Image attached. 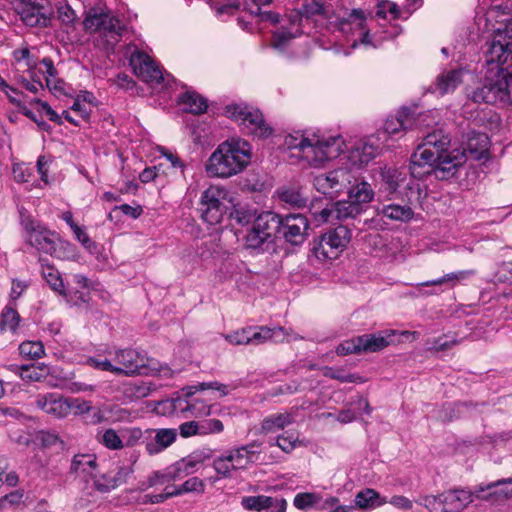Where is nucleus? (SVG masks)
I'll return each mask as SVG.
<instances>
[{"instance_id": "obj_1", "label": "nucleus", "mask_w": 512, "mask_h": 512, "mask_svg": "<svg viewBox=\"0 0 512 512\" xmlns=\"http://www.w3.org/2000/svg\"><path fill=\"white\" fill-rule=\"evenodd\" d=\"M484 60L488 67L482 86L472 91L475 103L512 102V29H497L486 43Z\"/></svg>"}, {"instance_id": "obj_2", "label": "nucleus", "mask_w": 512, "mask_h": 512, "mask_svg": "<svg viewBox=\"0 0 512 512\" xmlns=\"http://www.w3.org/2000/svg\"><path fill=\"white\" fill-rule=\"evenodd\" d=\"M251 145L244 139L232 138L219 144L206 163L213 177L229 178L243 171L251 161Z\"/></svg>"}, {"instance_id": "obj_3", "label": "nucleus", "mask_w": 512, "mask_h": 512, "mask_svg": "<svg viewBox=\"0 0 512 512\" xmlns=\"http://www.w3.org/2000/svg\"><path fill=\"white\" fill-rule=\"evenodd\" d=\"M512 496V479H502L491 482L486 486L478 485L473 492L465 490H453L442 493L445 512H460L474 498L490 501L492 503L500 502Z\"/></svg>"}, {"instance_id": "obj_4", "label": "nucleus", "mask_w": 512, "mask_h": 512, "mask_svg": "<svg viewBox=\"0 0 512 512\" xmlns=\"http://www.w3.org/2000/svg\"><path fill=\"white\" fill-rule=\"evenodd\" d=\"M341 144L339 136L324 138L313 134L311 137L288 135L285 138V145L289 149H299L306 158L312 157L317 164L336 158L341 152Z\"/></svg>"}, {"instance_id": "obj_5", "label": "nucleus", "mask_w": 512, "mask_h": 512, "mask_svg": "<svg viewBox=\"0 0 512 512\" xmlns=\"http://www.w3.org/2000/svg\"><path fill=\"white\" fill-rule=\"evenodd\" d=\"M260 443L252 441L249 444L234 447L217 457L213 467L218 475L224 478L231 477L233 471L245 470L258 461Z\"/></svg>"}, {"instance_id": "obj_6", "label": "nucleus", "mask_w": 512, "mask_h": 512, "mask_svg": "<svg viewBox=\"0 0 512 512\" xmlns=\"http://www.w3.org/2000/svg\"><path fill=\"white\" fill-rule=\"evenodd\" d=\"M228 117L239 122L250 135L259 139H266L273 133L272 127L266 122L264 115L258 108L245 104H232L225 108Z\"/></svg>"}, {"instance_id": "obj_7", "label": "nucleus", "mask_w": 512, "mask_h": 512, "mask_svg": "<svg viewBox=\"0 0 512 512\" xmlns=\"http://www.w3.org/2000/svg\"><path fill=\"white\" fill-rule=\"evenodd\" d=\"M83 25L86 31L103 33L105 36H110L114 42H118L119 37L126 30L117 17L94 7L87 11Z\"/></svg>"}, {"instance_id": "obj_8", "label": "nucleus", "mask_w": 512, "mask_h": 512, "mask_svg": "<svg viewBox=\"0 0 512 512\" xmlns=\"http://www.w3.org/2000/svg\"><path fill=\"white\" fill-rule=\"evenodd\" d=\"M449 143L450 139L448 136L443 135L440 130H434L424 137L423 143L419 145L417 150L411 155V162L434 167L441 153L448 148Z\"/></svg>"}, {"instance_id": "obj_9", "label": "nucleus", "mask_w": 512, "mask_h": 512, "mask_svg": "<svg viewBox=\"0 0 512 512\" xmlns=\"http://www.w3.org/2000/svg\"><path fill=\"white\" fill-rule=\"evenodd\" d=\"M227 191L220 186H210L201 195L200 212L202 219L210 224L215 225L221 222L226 213L224 200Z\"/></svg>"}, {"instance_id": "obj_10", "label": "nucleus", "mask_w": 512, "mask_h": 512, "mask_svg": "<svg viewBox=\"0 0 512 512\" xmlns=\"http://www.w3.org/2000/svg\"><path fill=\"white\" fill-rule=\"evenodd\" d=\"M15 10L27 26L50 25L52 11L48 0H20L15 4Z\"/></svg>"}, {"instance_id": "obj_11", "label": "nucleus", "mask_w": 512, "mask_h": 512, "mask_svg": "<svg viewBox=\"0 0 512 512\" xmlns=\"http://www.w3.org/2000/svg\"><path fill=\"white\" fill-rule=\"evenodd\" d=\"M362 212V206L351 201H338L320 211L313 210L312 215L319 223L335 224L348 218H355Z\"/></svg>"}, {"instance_id": "obj_12", "label": "nucleus", "mask_w": 512, "mask_h": 512, "mask_svg": "<svg viewBox=\"0 0 512 512\" xmlns=\"http://www.w3.org/2000/svg\"><path fill=\"white\" fill-rule=\"evenodd\" d=\"M22 225L27 233V242L38 251L54 255L56 252V236L31 219H24Z\"/></svg>"}, {"instance_id": "obj_13", "label": "nucleus", "mask_w": 512, "mask_h": 512, "mask_svg": "<svg viewBox=\"0 0 512 512\" xmlns=\"http://www.w3.org/2000/svg\"><path fill=\"white\" fill-rule=\"evenodd\" d=\"M349 183L350 174L346 169H337L326 174H319L313 179L316 190L330 198L342 192Z\"/></svg>"}, {"instance_id": "obj_14", "label": "nucleus", "mask_w": 512, "mask_h": 512, "mask_svg": "<svg viewBox=\"0 0 512 512\" xmlns=\"http://www.w3.org/2000/svg\"><path fill=\"white\" fill-rule=\"evenodd\" d=\"M134 74L142 81L159 84L163 81V74L149 55L142 51H135L129 59Z\"/></svg>"}, {"instance_id": "obj_15", "label": "nucleus", "mask_w": 512, "mask_h": 512, "mask_svg": "<svg viewBox=\"0 0 512 512\" xmlns=\"http://www.w3.org/2000/svg\"><path fill=\"white\" fill-rule=\"evenodd\" d=\"M131 473L132 469L128 466H119L115 470L106 473H94L90 477L92 480L91 488L100 494L110 493L126 483Z\"/></svg>"}, {"instance_id": "obj_16", "label": "nucleus", "mask_w": 512, "mask_h": 512, "mask_svg": "<svg viewBox=\"0 0 512 512\" xmlns=\"http://www.w3.org/2000/svg\"><path fill=\"white\" fill-rule=\"evenodd\" d=\"M116 369L114 374L133 376L140 374V370L147 367V358L134 349H120L115 352Z\"/></svg>"}, {"instance_id": "obj_17", "label": "nucleus", "mask_w": 512, "mask_h": 512, "mask_svg": "<svg viewBox=\"0 0 512 512\" xmlns=\"http://www.w3.org/2000/svg\"><path fill=\"white\" fill-rule=\"evenodd\" d=\"M309 228L308 219L302 214H288L282 217V225L279 233H282L286 242L292 245H300L304 242Z\"/></svg>"}, {"instance_id": "obj_18", "label": "nucleus", "mask_w": 512, "mask_h": 512, "mask_svg": "<svg viewBox=\"0 0 512 512\" xmlns=\"http://www.w3.org/2000/svg\"><path fill=\"white\" fill-rule=\"evenodd\" d=\"M145 433V448L149 455L161 453L177 438V431L173 428L149 429Z\"/></svg>"}, {"instance_id": "obj_19", "label": "nucleus", "mask_w": 512, "mask_h": 512, "mask_svg": "<svg viewBox=\"0 0 512 512\" xmlns=\"http://www.w3.org/2000/svg\"><path fill=\"white\" fill-rule=\"evenodd\" d=\"M241 505L248 511L286 512L287 502L284 498L257 495L242 497Z\"/></svg>"}, {"instance_id": "obj_20", "label": "nucleus", "mask_w": 512, "mask_h": 512, "mask_svg": "<svg viewBox=\"0 0 512 512\" xmlns=\"http://www.w3.org/2000/svg\"><path fill=\"white\" fill-rule=\"evenodd\" d=\"M248 330L250 345H261L269 341L282 343L289 341V337L291 336V331L281 326H275L273 328L268 326H249Z\"/></svg>"}, {"instance_id": "obj_21", "label": "nucleus", "mask_w": 512, "mask_h": 512, "mask_svg": "<svg viewBox=\"0 0 512 512\" xmlns=\"http://www.w3.org/2000/svg\"><path fill=\"white\" fill-rule=\"evenodd\" d=\"M35 404L39 409L54 418H65L70 414L68 397L56 393L38 395Z\"/></svg>"}, {"instance_id": "obj_22", "label": "nucleus", "mask_w": 512, "mask_h": 512, "mask_svg": "<svg viewBox=\"0 0 512 512\" xmlns=\"http://www.w3.org/2000/svg\"><path fill=\"white\" fill-rule=\"evenodd\" d=\"M489 138L485 133L470 131L463 141V151L460 155L473 160H481L488 155Z\"/></svg>"}, {"instance_id": "obj_23", "label": "nucleus", "mask_w": 512, "mask_h": 512, "mask_svg": "<svg viewBox=\"0 0 512 512\" xmlns=\"http://www.w3.org/2000/svg\"><path fill=\"white\" fill-rule=\"evenodd\" d=\"M464 162V155H460V152H447V149H445L441 153L437 164L433 167L434 175L437 179L447 180L455 175Z\"/></svg>"}, {"instance_id": "obj_24", "label": "nucleus", "mask_w": 512, "mask_h": 512, "mask_svg": "<svg viewBox=\"0 0 512 512\" xmlns=\"http://www.w3.org/2000/svg\"><path fill=\"white\" fill-rule=\"evenodd\" d=\"M395 330H383L373 334L359 336L358 343L361 344L363 353L378 352L393 342L392 337Z\"/></svg>"}, {"instance_id": "obj_25", "label": "nucleus", "mask_w": 512, "mask_h": 512, "mask_svg": "<svg viewBox=\"0 0 512 512\" xmlns=\"http://www.w3.org/2000/svg\"><path fill=\"white\" fill-rule=\"evenodd\" d=\"M209 456L202 452H194L172 464V478L181 479L196 471L198 465L202 464Z\"/></svg>"}, {"instance_id": "obj_26", "label": "nucleus", "mask_w": 512, "mask_h": 512, "mask_svg": "<svg viewBox=\"0 0 512 512\" xmlns=\"http://www.w3.org/2000/svg\"><path fill=\"white\" fill-rule=\"evenodd\" d=\"M253 224L263 235H267L272 241L277 233L280 232L282 217L271 211H264L257 215Z\"/></svg>"}, {"instance_id": "obj_27", "label": "nucleus", "mask_w": 512, "mask_h": 512, "mask_svg": "<svg viewBox=\"0 0 512 512\" xmlns=\"http://www.w3.org/2000/svg\"><path fill=\"white\" fill-rule=\"evenodd\" d=\"M462 80V69H451L444 71L436 78L434 83L435 91L439 92L441 95L450 93L462 83Z\"/></svg>"}, {"instance_id": "obj_28", "label": "nucleus", "mask_w": 512, "mask_h": 512, "mask_svg": "<svg viewBox=\"0 0 512 512\" xmlns=\"http://www.w3.org/2000/svg\"><path fill=\"white\" fill-rule=\"evenodd\" d=\"M183 395L186 399L182 400L180 397L173 399V407L174 409H179L180 411H189L194 417H203L208 416L211 413V406L204 403V401L187 397L185 392L182 390Z\"/></svg>"}, {"instance_id": "obj_29", "label": "nucleus", "mask_w": 512, "mask_h": 512, "mask_svg": "<svg viewBox=\"0 0 512 512\" xmlns=\"http://www.w3.org/2000/svg\"><path fill=\"white\" fill-rule=\"evenodd\" d=\"M386 497L381 496L375 489L365 488L355 495V507L361 510H372L385 505Z\"/></svg>"}, {"instance_id": "obj_30", "label": "nucleus", "mask_w": 512, "mask_h": 512, "mask_svg": "<svg viewBox=\"0 0 512 512\" xmlns=\"http://www.w3.org/2000/svg\"><path fill=\"white\" fill-rule=\"evenodd\" d=\"M97 467V458L94 454H76L70 465V473L77 476H92Z\"/></svg>"}, {"instance_id": "obj_31", "label": "nucleus", "mask_w": 512, "mask_h": 512, "mask_svg": "<svg viewBox=\"0 0 512 512\" xmlns=\"http://www.w3.org/2000/svg\"><path fill=\"white\" fill-rule=\"evenodd\" d=\"M294 422V417L291 413H277L265 417L260 426L261 434L275 433L278 430H283Z\"/></svg>"}, {"instance_id": "obj_32", "label": "nucleus", "mask_w": 512, "mask_h": 512, "mask_svg": "<svg viewBox=\"0 0 512 512\" xmlns=\"http://www.w3.org/2000/svg\"><path fill=\"white\" fill-rule=\"evenodd\" d=\"M331 248L337 251V257L351 240V231L346 226H338L327 233L322 234Z\"/></svg>"}, {"instance_id": "obj_33", "label": "nucleus", "mask_w": 512, "mask_h": 512, "mask_svg": "<svg viewBox=\"0 0 512 512\" xmlns=\"http://www.w3.org/2000/svg\"><path fill=\"white\" fill-rule=\"evenodd\" d=\"M184 111L192 114H203L208 108L207 100L195 91H186L179 97Z\"/></svg>"}, {"instance_id": "obj_34", "label": "nucleus", "mask_w": 512, "mask_h": 512, "mask_svg": "<svg viewBox=\"0 0 512 512\" xmlns=\"http://www.w3.org/2000/svg\"><path fill=\"white\" fill-rule=\"evenodd\" d=\"M412 116L409 115V108L401 109L397 115L388 117L384 124V130L387 134L396 135L401 131L409 130Z\"/></svg>"}, {"instance_id": "obj_35", "label": "nucleus", "mask_w": 512, "mask_h": 512, "mask_svg": "<svg viewBox=\"0 0 512 512\" xmlns=\"http://www.w3.org/2000/svg\"><path fill=\"white\" fill-rule=\"evenodd\" d=\"M310 253V257H314L320 263L337 258V251L331 248L323 235L310 243Z\"/></svg>"}, {"instance_id": "obj_36", "label": "nucleus", "mask_w": 512, "mask_h": 512, "mask_svg": "<svg viewBox=\"0 0 512 512\" xmlns=\"http://www.w3.org/2000/svg\"><path fill=\"white\" fill-rule=\"evenodd\" d=\"M381 177L385 190L391 194L406 180V172L396 167H385L381 171Z\"/></svg>"}, {"instance_id": "obj_37", "label": "nucleus", "mask_w": 512, "mask_h": 512, "mask_svg": "<svg viewBox=\"0 0 512 512\" xmlns=\"http://www.w3.org/2000/svg\"><path fill=\"white\" fill-rule=\"evenodd\" d=\"M39 261L42 267V276L51 289L60 295H65V287L59 271L54 266L46 264L44 259L40 258Z\"/></svg>"}, {"instance_id": "obj_38", "label": "nucleus", "mask_w": 512, "mask_h": 512, "mask_svg": "<svg viewBox=\"0 0 512 512\" xmlns=\"http://www.w3.org/2000/svg\"><path fill=\"white\" fill-rule=\"evenodd\" d=\"M121 392L129 402H134L147 397L151 388L145 382H125L121 386Z\"/></svg>"}, {"instance_id": "obj_39", "label": "nucleus", "mask_w": 512, "mask_h": 512, "mask_svg": "<svg viewBox=\"0 0 512 512\" xmlns=\"http://www.w3.org/2000/svg\"><path fill=\"white\" fill-rule=\"evenodd\" d=\"M374 192L371 185L365 181L357 183L352 188L348 189V197L351 201L358 203L362 206L373 199Z\"/></svg>"}, {"instance_id": "obj_40", "label": "nucleus", "mask_w": 512, "mask_h": 512, "mask_svg": "<svg viewBox=\"0 0 512 512\" xmlns=\"http://www.w3.org/2000/svg\"><path fill=\"white\" fill-rule=\"evenodd\" d=\"M96 439L109 450H121L124 448L122 437L113 428L99 431L96 435Z\"/></svg>"}, {"instance_id": "obj_41", "label": "nucleus", "mask_w": 512, "mask_h": 512, "mask_svg": "<svg viewBox=\"0 0 512 512\" xmlns=\"http://www.w3.org/2000/svg\"><path fill=\"white\" fill-rule=\"evenodd\" d=\"M381 213L391 219L396 221H409L413 217V210L411 207L407 205H398V204H389L385 205L381 209Z\"/></svg>"}, {"instance_id": "obj_42", "label": "nucleus", "mask_w": 512, "mask_h": 512, "mask_svg": "<svg viewBox=\"0 0 512 512\" xmlns=\"http://www.w3.org/2000/svg\"><path fill=\"white\" fill-rule=\"evenodd\" d=\"M278 196L282 202L291 207L302 208L307 204V198L301 194L300 190L295 188H283L278 190Z\"/></svg>"}, {"instance_id": "obj_43", "label": "nucleus", "mask_w": 512, "mask_h": 512, "mask_svg": "<svg viewBox=\"0 0 512 512\" xmlns=\"http://www.w3.org/2000/svg\"><path fill=\"white\" fill-rule=\"evenodd\" d=\"M472 274H473L472 271L452 272V273H448L438 279L421 283V285L422 286H439V285H443V284H448L452 288L456 285L457 282H460V281L466 279L468 276H470Z\"/></svg>"}, {"instance_id": "obj_44", "label": "nucleus", "mask_w": 512, "mask_h": 512, "mask_svg": "<svg viewBox=\"0 0 512 512\" xmlns=\"http://www.w3.org/2000/svg\"><path fill=\"white\" fill-rule=\"evenodd\" d=\"M273 242L267 235H263L253 224L245 236V246L248 249H261L265 243Z\"/></svg>"}, {"instance_id": "obj_45", "label": "nucleus", "mask_w": 512, "mask_h": 512, "mask_svg": "<svg viewBox=\"0 0 512 512\" xmlns=\"http://www.w3.org/2000/svg\"><path fill=\"white\" fill-rule=\"evenodd\" d=\"M19 375L24 381H41L47 374L45 366H38L35 364L22 365L19 367Z\"/></svg>"}, {"instance_id": "obj_46", "label": "nucleus", "mask_w": 512, "mask_h": 512, "mask_svg": "<svg viewBox=\"0 0 512 512\" xmlns=\"http://www.w3.org/2000/svg\"><path fill=\"white\" fill-rule=\"evenodd\" d=\"M19 322L20 316L18 312L11 307H5L0 317V329L2 331L10 330L14 332L18 327Z\"/></svg>"}, {"instance_id": "obj_47", "label": "nucleus", "mask_w": 512, "mask_h": 512, "mask_svg": "<svg viewBox=\"0 0 512 512\" xmlns=\"http://www.w3.org/2000/svg\"><path fill=\"white\" fill-rule=\"evenodd\" d=\"M415 503L424 506L429 512H445L442 493L437 496L420 495L415 500Z\"/></svg>"}, {"instance_id": "obj_48", "label": "nucleus", "mask_w": 512, "mask_h": 512, "mask_svg": "<svg viewBox=\"0 0 512 512\" xmlns=\"http://www.w3.org/2000/svg\"><path fill=\"white\" fill-rule=\"evenodd\" d=\"M270 446H277L285 453H291L297 446L301 445V441L293 434L279 435L276 439L269 441Z\"/></svg>"}, {"instance_id": "obj_49", "label": "nucleus", "mask_w": 512, "mask_h": 512, "mask_svg": "<svg viewBox=\"0 0 512 512\" xmlns=\"http://www.w3.org/2000/svg\"><path fill=\"white\" fill-rule=\"evenodd\" d=\"M19 352L29 359H38L44 355V346L40 341H25L19 345Z\"/></svg>"}, {"instance_id": "obj_50", "label": "nucleus", "mask_w": 512, "mask_h": 512, "mask_svg": "<svg viewBox=\"0 0 512 512\" xmlns=\"http://www.w3.org/2000/svg\"><path fill=\"white\" fill-rule=\"evenodd\" d=\"M206 389H214L221 393L222 396L227 395L228 390L227 386L224 384H221L219 382H203L199 383L197 385L188 386L183 388V391L185 392V395L187 397H192L197 391H203Z\"/></svg>"}, {"instance_id": "obj_51", "label": "nucleus", "mask_w": 512, "mask_h": 512, "mask_svg": "<svg viewBox=\"0 0 512 512\" xmlns=\"http://www.w3.org/2000/svg\"><path fill=\"white\" fill-rule=\"evenodd\" d=\"M57 18L67 27H74L77 16L75 11L67 4L60 2L57 5Z\"/></svg>"}, {"instance_id": "obj_52", "label": "nucleus", "mask_w": 512, "mask_h": 512, "mask_svg": "<svg viewBox=\"0 0 512 512\" xmlns=\"http://www.w3.org/2000/svg\"><path fill=\"white\" fill-rule=\"evenodd\" d=\"M199 436L221 433L224 430L223 423L218 419H206L198 421Z\"/></svg>"}, {"instance_id": "obj_53", "label": "nucleus", "mask_w": 512, "mask_h": 512, "mask_svg": "<svg viewBox=\"0 0 512 512\" xmlns=\"http://www.w3.org/2000/svg\"><path fill=\"white\" fill-rule=\"evenodd\" d=\"M170 481H175V478H172V471L170 467H168L165 471L159 472L156 471L152 473L145 483H143V486H145L143 489L150 488L156 485H163L165 483H168Z\"/></svg>"}, {"instance_id": "obj_54", "label": "nucleus", "mask_w": 512, "mask_h": 512, "mask_svg": "<svg viewBox=\"0 0 512 512\" xmlns=\"http://www.w3.org/2000/svg\"><path fill=\"white\" fill-rule=\"evenodd\" d=\"M297 34L292 33L288 29L282 28L273 33L272 36V46L276 49L283 50L285 49L290 41L294 39Z\"/></svg>"}, {"instance_id": "obj_55", "label": "nucleus", "mask_w": 512, "mask_h": 512, "mask_svg": "<svg viewBox=\"0 0 512 512\" xmlns=\"http://www.w3.org/2000/svg\"><path fill=\"white\" fill-rule=\"evenodd\" d=\"M358 341L359 336L341 342L336 348V353L340 356L363 353L361 344Z\"/></svg>"}, {"instance_id": "obj_56", "label": "nucleus", "mask_w": 512, "mask_h": 512, "mask_svg": "<svg viewBox=\"0 0 512 512\" xmlns=\"http://www.w3.org/2000/svg\"><path fill=\"white\" fill-rule=\"evenodd\" d=\"M300 14L305 18H312L317 15L326 16V9L320 0H312L302 5Z\"/></svg>"}, {"instance_id": "obj_57", "label": "nucleus", "mask_w": 512, "mask_h": 512, "mask_svg": "<svg viewBox=\"0 0 512 512\" xmlns=\"http://www.w3.org/2000/svg\"><path fill=\"white\" fill-rule=\"evenodd\" d=\"M203 490V481L198 477H192L186 480L182 485L178 486L177 490H174L173 495L178 496L189 492H203Z\"/></svg>"}, {"instance_id": "obj_58", "label": "nucleus", "mask_w": 512, "mask_h": 512, "mask_svg": "<svg viewBox=\"0 0 512 512\" xmlns=\"http://www.w3.org/2000/svg\"><path fill=\"white\" fill-rule=\"evenodd\" d=\"M318 500V496L314 493H299L295 496L293 504L297 509L304 510L315 505Z\"/></svg>"}, {"instance_id": "obj_59", "label": "nucleus", "mask_w": 512, "mask_h": 512, "mask_svg": "<svg viewBox=\"0 0 512 512\" xmlns=\"http://www.w3.org/2000/svg\"><path fill=\"white\" fill-rule=\"evenodd\" d=\"M68 404L70 406V413L73 412L75 415L87 414L93 410L90 401L80 398H68Z\"/></svg>"}, {"instance_id": "obj_60", "label": "nucleus", "mask_w": 512, "mask_h": 512, "mask_svg": "<svg viewBox=\"0 0 512 512\" xmlns=\"http://www.w3.org/2000/svg\"><path fill=\"white\" fill-rule=\"evenodd\" d=\"M248 327L234 331L225 336L226 340L233 345H250Z\"/></svg>"}, {"instance_id": "obj_61", "label": "nucleus", "mask_w": 512, "mask_h": 512, "mask_svg": "<svg viewBox=\"0 0 512 512\" xmlns=\"http://www.w3.org/2000/svg\"><path fill=\"white\" fill-rule=\"evenodd\" d=\"M143 432L138 427L127 428L124 430L122 439L124 442V447H133L138 441L142 438Z\"/></svg>"}, {"instance_id": "obj_62", "label": "nucleus", "mask_w": 512, "mask_h": 512, "mask_svg": "<svg viewBox=\"0 0 512 512\" xmlns=\"http://www.w3.org/2000/svg\"><path fill=\"white\" fill-rule=\"evenodd\" d=\"M409 115L413 117L411 120V124L409 125V130L414 128H422L430 126L431 121H429L430 115L426 112L416 113L415 110L409 108Z\"/></svg>"}, {"instance_id": "obj_63", "label": "nucleus", "mask_w": 512, "mask_h": 512, "mask_svg": "<svg viewBox=\"0 0 512 512\" xmlns=\"http://www.w3.org/2000/svg\"><path fill=\"white\" fill-rule=\"evenodd\" d=\"M23 493L19 490L13 491L0 498V511L18 505L22 501Z\"/></svg>"}, {"instance_id": "obj_64", "label": "nucleus", "mask_w": 512, "mask_h": 512, "mask_svg": "<svg viewBox=\"0 0 512 512\" xmlns=\"http://www.w3.org/2000/svg\"><path fill=\"white\" fill-rule=\"evenodd\" d=\"M409 171H410L412 177L417 178V179H424L428 175L434 174L433 167L426 166L421 163H418V164L412 163L411 161H410V165H409Z\"/></svg>"}]
</instances>
